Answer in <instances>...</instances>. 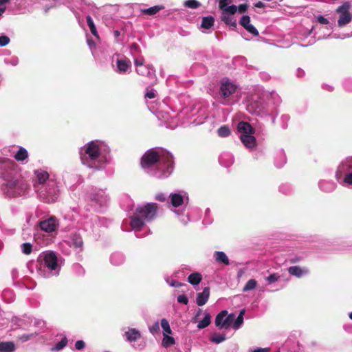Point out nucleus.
I'll use <instances>...</instances> for the list:
<instances>
[{
  "label": "nucleus",
  "mask_w": 352,
  "mask_h": 352,
  "mask_svg": "<svg viewBox=\"0 0 352 352\" xmlns=\"http://www.w3.org/2000/svg\"><path fill=\"white\" fill-rule=\"evenodd\" d=\"M248 8V4L243 3V4H240L239 6V7H237V10H239V13H244L247 10Z\"/></svg>",
  "instance_id": "864d4df0"
},
{
  "label": "nucleus",
  "mask_w": 352,
  "mask_h": 352,
  "mask_svg": "<svg viewBox=\"0 0 352 352\" xmlns=\"http://www.w3.org/2000/svg\"><path fill=\"white\" fill-rule=\"evenodd\" d=\"M237 130L241 135L254 134L255 129L247 122L241 121L238 123Z\"/></svg>",
  "instance_id": "f8f14e48"
},
{
  "label": "nucleus",
  "mask_w": 352,
  "mask_h": 352,
  "mask_svg": "<svg viewBox=\"0 0 352 352\" xmlns=\"http://www.w3.org/2000/svg\"><path fill=\"white\" fill-rule=\"evenodd\" d=\"M155 97V94L153 90L149 91L146 92L145 94V98H146L153 99Z\"/></svg>",
  "instance_id": "13d9d810"
},
{
  "label": "nucleus",
  "mask_w": 352,
  "mask_h": 352,
  "mask_svg": "<svg viewBox=\"0 0 352 352\" xmlns=\"http://www.w3.org/2000/svg\"><path fill=\"white\" fill-rule=\"evenodd\" d=\"M344 182L349 185H352V172L345 175Z\"/></svg>",
  "instance_id": "8fccbe9b"
},
{
  "label": "nucleus",
  "mask_w": 352,
  "mask_h": 352,
  "mask_svg": "<svg viewBox=\"0 0 352 352\" xmlns=\"http://www.w3.org/2000/svg\"><path fill=\"white\" fill-rule=\"evenodd\" d=\"M231 1V0H220L219 1V8L223 9Z\"/></svg>",
  "instance_id": "4d7b16f0"
},
{
  "label": "nucleus",
  "mask_w": 352,
  "mask_h": 352,
  "mask_svg": "<svg viewBox=\"0 0 352 352\" xmlns=\"http://www.w3.org/2000/svg\"><path fill=\"white\" fill-rule=\"evenodd\" d=\"M34 188L38 191L40 199L45 203L54 202L58 195L59 190L55 181L49 180L47 184L38 188L34 184Z\"/></svg>",
  "instance_id": "f03ea898"
},
{
  "label": "nucleus",
  "mask_w": 352,
  "mask_h": 352,
  "mask_svg": "<svg viewBox=\"0 0 352 352\" xmlns=\"http://www.w3.org/2000/svg\"><path fill=\"white\" fill-rule=\"evenodd\" d=\"M227 317L225 318L223 322V327L224 329H228L233 320H234L235 316L234 314H229L226 316Z\"/></svg>",
  "instance_id": "e433bc0d"
},
{
  "label": "nucleus",
  "mask_w": 352,
  "mask_h": 352,
  "mask_svg": "<svg viewBox=\"0 0 352 352\" xmlns=\"http://www.w3.org/2000/svg\"><path fill=\"white\" fill-rule=\"evenodd\" d=\"M239 23L248 32H249L254 36H258V31L253 25L250 24V17L248 15H243L241 17Z\"/></svg>",
  "instance_id": "1a4fd4ad"
},
{
  "label": "nucleus",
  "mask_w": 352,
  "mask_h": 352,
  "mask_svg": "<svg viewBox=\"0 0 352 352\" xmlns=\"http://www.w3.org/2000/svg\"><path fill=\"white\" fill-rule=\"evenodd\" d=\"M257 286V282L254 279H250L244 287L243 288V292H248L255 289Z\"/></svg>",
  "instance_id": "72a5a7b5"
},
{
  "label": "nucleus",
  "mask_w": 352,
  "mask_h": 352,
  "mask_svg": "<svg viewBox=\"0 0 352 352\" xmlns=\"http://www.w3.org/2000/svg\"><path fill=\"white\" fill-rule=\"evenodd\" d=\"M175 344V339L169 336L168 334L164 335V338L162 340V345L164 347H168Z\"/></svg>",
  "instance_id": "473e14b6"
},
{
  "label": "nucleus",
  "mask_w": 352,
  "mask_h": 352,
  "mask_svg": "<svg viewBox=\"0 0 352 352\" xmlns=\"http://www.w3.org/2000/svg\"><path fill=\"white\" fill-rule=\"evenodd\" d=\"M161 326L164 330V335L165 334H171L172 331L170 327L169 323L168 320L165 318L162 319L161 320Z\"/></svg>",
  "instance_id": "4c0bfd02"
},
{
  "label": "nucleus",
  "mask_w": 352,
  "mask_h": 352,
  "mask_svg": "<svg viewBox=\"0 0 352 352\" xmlns=\"http://www.w3.org/2000/svg\"><path fill=\"white\" fill-rule=\"evenodd\" d=\"M22 252L25 254H30L32 251V245L30 243H24L21 245Z\"/></svg>",
  "instance_id": "79ce46f5"
},
{
  "label": "nucleus",
  "mask_w": 352,
  "mask_h": 352,
  "mask_svg": "<svg viewBox=\"0 0 352 352\" xmlns=\"http://www.w3.org/2000/svg\"><path fill=\"white\" fill-rule=\"evenodd\" d=\"M28 188V184L21 176L8 179L6 183V193L10 197L20 196Z\"/></svg>",
  "instance_id": "7ed1b4c3"
},
{
  "label": "nucleus",
  "mask_w": 352,
  "mask_h": 352,
  "mask_svg": "<svg viewBox=\"0 0 352 352\" xmlns=\"http://www.w3.org/2000/svg\"><path fill=\"white\" fill-rule=\"evenodd\" d=\"M40 228L46 232H52L55 231L58 227V221L54 217H51L47 219L40 222Z\"/></svg>",
  "instance_id": "6e6552de"
},
{
  "label": "nucleus",
  "mask_w": 352,
  "mask_h": 352,
  "mask_svg": "<svg viewBox=\"0 0 352 352\" xmlns=\"http://www.w3.org/2000/svg\"><path fill=\"white\" fill-rule=\"evenodd\" d=\"M245 309H242L240 311V313H239L238 317L236 318V319L235 320V321L232 325V327L234 329H238L243 323V316L245 314Z\"/></svg>",
  "instance_id": "c85d7f7f"
},
{
  "label": "nucleus",
  "mask_w": 352,
  "mask_h": 352,
  "mask_svg": "<svg viewBox=\"0 0 352 352\" xmlns=\"http://www.w3.org/2000/svg\"><path fill=\"white\" fill-rule=\"evenodd\" d=\"M72 243L74 246L76 248H82L83 245V241L81 236H80L78 234H74L72 236Z\"/></svg>",
  "instance_id": "c9c22d12"
},
{
  "label": "nucleus",
  "mask_w": 352,
  "mask_h": 352,
  "mask_svg": "<svg viewBox=\"0 0 352 352\" xmlns=\"http://www.w3.org/2000/svg\"><path fill=\"white\" fill-rule=\"evenodd\" d=\"M184 5L187 8L196 9L201 6V3L197 0H186Z\"/></svg>",
  "instance_id": "58836bf2"
},
{
  "label": "nucleus",
  "mask_w": 352,
  "mask_h": 352,
  "mask_svg": "<svg viewBox=\"0 0 352 352\" xmlns=\"http://www.w3.org/2000/svg\"><path fill=\"white\" fill-rule=\"evenodd\" d=\"M35 336L34 334H23L19 338L22 342H26L32 338H33Z\"/></svg>",
  "instance_id": "de8ad7c7"
},
{
  "label": "nucleus",
  "mask_w": 352,
  "mask_h": 352,
  "mask_svg": "<svg viewBox=\"0 0 352 352\" xmlns=\"http://www.w3.org/2000/svg\"><path fill=\"white\" fill-rule=\"evenodd\" d=\"M67 342L68 341L66 337L63 338L60 342L56 344L53 349L56 351H60L63 349L67 345Z\"/></svg>",
  "instance_id": "a19ab883"
},
{
  "label": "nucleus",
  "mask_w": 352,
  "mask_h": 352,
  "mask_svg": "<svg viewBox=\"0 0 352 352\" xmlns=\"http://www.w3.org/2000/svg\"><path fill=\"white\" fill-rule=\"evenodd\" d=\"M85 346V343L83 340H78L75 344V347L77 350H81Z\"/></svg>",
  "instance_id": "3c124183"
},
{
  "label": "nucleus",
  "mask_w": 352,
  "mask_h": 352,
  "mask_svg": "<svg viewBox=\"0 0 352 352\" xmlns=\"http://www.w3.org/2000/svg\"><path fill=\"white\" fill-rule=\"evenodd\" d=\"M300 261V258H292V259H291V260H290V262H291L292 263H295L298 262V261Z\"/></svg>",
  "instance_id": "e2e57ef3"
},
{
  "label": "nucleus",
  "mask_w": 352,
  "mask_h": 352,
  "mask_svg": "<svg viewBox=\"0 0 352 352\" xmlns=\"http://www.w3.org/2000/svg\"><path fill=\"white\" fill-rule=\"evenodd\" d=\"M16 346L13 342H0V352H14Z\"/></svg>",
  "instance_id": "412c9836"
},
{
  "label": "nucleus",
  "mask_w": 352,
  "mask_h": 352,
  "mask_svg": "<svg viewBox=\"0 0 352 352\" xmlns=\"http://www.w3.org/2000/svg\"><path fill=\"white\" fill-rule=\"evenodd\" d=\"M268 351H269L268 348H264V349L260 348V349L254 350L253 352H268Z\"/></svg>",
  "instance_id": "bf43d9fd"
},
{
  "label": "nucleus",
  "mask_w": 352,
  "mask_h": 352,
  "mask_svg": "<svg viewBox=\"0 0 352 352\" xmlns=\"http://www.w3.org/2000/svg\"><path fill=\"white\" fill-rule=\"evenodd\" d=\"M202 280L201 274L198 272L190 274L188 277V281L192 285H197Z\"/></svg>",
  "instance_id": "4be33fe9"
},
{
  "label": "nucleus",
  "mask_w": 352,
  "mask_h": 352,
  "mask_svg": "<svg viewBox=\"0 0 352 352\" xmlns=\"http://www.w3.org/2000/svg\"><path fill=\"white\" fill-rule=\"evenodd\" d=\"M135 71L138 75L143 76L154 77L155 76L153 67L151 65H144L140 68H136Z\"/></svg>",
  "instance_id": "2eb2a0df"
},
{
  "label": "nucleus",
  "mask_w": 352,
  "mask_h": 352,
  "mask_svg": "<svg viewBox=\"0 0 352 352\" xmlns=\"http://www.w3.org/2000/svg\"><path fill=\"white\" fill-rule=\"evenodd\" d=\"M240 139L247 148H252L256 146V138L252 135V134L241 135Z\"/></svg>",
  "instance_id": "dca6fc26"
},
{
  "label": "nucleus",
  "mask_w": 352,
  "mask_h": 352,
  "mask_svg": "<svg viewBox=\"0 0 352 352\" xmlns=\"http://www.w3.org/2000/svg\"><path fill=\"white\" fill-rule=\"evenodd\" d=\"M279 278L280 276L276 273H274L267 276L266 278V280L269 284H272L273 283L278 281Z\"/></svg>",
  "instance_id": "37998d69"
},
{
  "label": "nucleus",
  "mask_w": 352,
  "mask_h": 352,
  "mask_svg": "<svg viewBox=\"0 0 352 352\" xmlns=\"http://www.w3.org/2000/svg\"><path fill=\"white\" fill-rule=\"evenodd\" d=\"M210 296V287H205L202 292H199L197 294V299H196V303L198 306H203L204 305Z\"/></svg>",
  "instance_id": "ddd939ff"
},
{
  "label": "nucleus",
  "mask_w": 352,
  "mask_h": 352,
  "mask_svg": "<svg viewBox=\"0 0 352 352\" xmlns=\"http://www.w3.org/2000/svg\"><path fill=\"white\" fill-rule=\"evenodd\" d=\"M317 21L322 25H327L329 23V21L327 19L324 18L323 16L320 15L317 17Z\"/></svg>",
  "instance_id": "603ef678"
},
{
  "label": "nucleus",
  "mask_w": 352,
  "mask_h": 352,
  "mask_svg": "<svg viewBox=\"0 0 352 352\" xmlns=\"http://www.w3.org/2000/svg\"><path fill=\"white\" fill-rule=\"evenodd\" d=\"M236 85L228 78H223L221 81L219 94L222 98H227L236 91Z\"/></svg>",
  "instance_id": "0eeeda50"
},
{
  "label": "nucleus",
  "mask_w": 352,
  "mask_h": 352,
  "mask_svg": "<svg viewBox=\"0 0 352 352\" xmlns=\"http://www.w3.org/2000/svg\"><path fill=\"white\" fill-rule=\"evenodd\" d=\"M214 257L218 263H223L226 265H228L230 263L227 255L223 252H215Z\"/></svg>",
  "instance_id": "5701e85b"
},
{
  "label": "nucleus",
  "mask_w": 352,
  "mask_h": 352,
  "mask_svg": "<svg viewBox=\"0 0 352 352\" xmlns=\"http://www.w3.org/2000/svg\"><path fill=\"white\" fill-rule=\"evenodd\" d=\"M350 8V3L346 1L336 9V12L340 14V17L338 21L339 27H343L351 22L352 17L349 12Z\"/></svg>",
  "instance_id": "423d86ee"
},
{
  "label": "nucleus",
  "mask_w": 352,
  "mask_h": 352,
  "mask_svg": "<svg viewBox=\"0 0 352 352\" xmlns=\"http://www.w3.org/2000/svg\"><path fill=\"white\" fill-rule=\"evenodd\" d=\"M138 45L136 43H133L131 45V49H134V50H136L138 48Z\"/></svg>",
  "instance_id": "69168bd1"
},
{
  "label": "nucleus",
  "mask_w": 352,
  "mask_h": 352,
  "mask_svg": "<svg viewBox=\"0 0 352 352\" xmlns=\"http://www.w3.org/2000/svg\"><path fill=\"white\" fill-rule=\"evenodd\" d=\"M288 272L290 275L300 278L309 272L306 268H301L300 266H291L288 268Z\"/></svg>",
  "instance_id": "f3484780"
},
{
  "label": "nucleus",
  "mask_w": 352,
  "mask_h": 352,
  "mask_svg": "<svg viewBox=\"0 0 352 352\" xmlns=\"http://www.w3.org/2000/svg\"><path fill=\"white\" fill-rule=\"evenodd\" d=\"M222 10L229 14H234L237 11V7L235 5H232L230 6H226Z\"/></svg>",
  "instance_id": "c03bdc74"
},
{
  "label": "nucleus",
  "mask_w": 352,
  "mask_h": 352,
  "mask_svg": "<svg viewBox=\"0 0 352 352\" xmlns=\"http://www.w3.org/2000/svg\"><path fill=\"white\" fill-rule=\"evenodd\" d=\"M131 66V60L127 58L117 60V67L120 73H125Z\"/></svg>",
  "instance_id": "6ab92c4d"
},
{
  "label": "nucleus",
  "mask_w": 352,
  "mask_h": 352,
  "mask_svg": "<svg viewBox=\"0 0 352 352\" xmlns=\"http://www.w3.org/2000/svg\"><path fill=\"white\" fill-rule=\"evenodd\" d=\"M144 59H142V60L135 59L134 60V65H135L136 68H140V67L144 66Z\"/></svg>",
  "instance_id": "5fc2aeb1"
},
{
  "label": "nucleus",
  "mask_w": 352,
  "mask_h": 352,
  "mask_svg": "<svg viewBox=\"0 0 352 352\" xmlns=\"http://www.w3.org/2000/svg\"><path fill=\"white\" fill-rule=\"evenodd\" d=\"M144 224L145 221L136 212L130 217V225L134 230H141Z\"/></svg>",
  "instance_id": "9d476101"
},
{
  "label": "nucleus",
  "mask_w": 352,
  "mask_h": 352,
  "mask_svg": "<svg viewBox=\"0 0 352 352\" xmlns=\"http://www.w3.org/2000/svg\"><path fill=\"white\" fill-rule=\"evenodd\" d=\"M218 135L220 137L226 138L230 134V130L228 126H222L217 131Z\"/></svg>",
  "instance_id": "f704fd0d"
},
{
  "label": "nucleus",
  "mask_w": 352,
  "mask_h": 352,
  "mask_svg": "<svg viewBox=\"0 0 352 352\" xmlns=\"http://www.w3.org/2000/svg\"><path fill=\"white\" fill-rule=\"evenodd\" d=\"M114 35H115L116 37L119 36H120V32H119V31H118V30H116V31L114 32Z\"/></svg>",
  "instance_id": "338daca9"
},
{
  "label": "nucleus",
  "mask_w": 352,
  "mask_h": 352,
  "mask_svg": "<svg viewBox=\"0 0 352 352\" xmlns=\"http://www.w3.org/2000/svg\"><path fill=\"white\" fill-rule=\"evenodd\" d=\"M155 199L160 202H164L166 200V196L165 194L160 192L155 195Z\"/></svg>",
  "instance_id": "09e8293b"
},
{
  "label": "nucleus",
  "mask_w": 352,
  "mask_h": 352,
  "mask_svg": "<svg viewBox=\"0 0 352 352\" xmlns=\"http://www.w3.org/2000/svg\"><path fill=\"white\" fill-rule=\"evenodd\" d=\"M177 302L182 304L187 305L188 302V299L186 295L182 294L177 297Z\"/></svg>",
  "instance_id": "49530a36"
},
{
  "label": "nucleus",
  "mask_w": 352,
  "mask_h": 352,
  "mask_svg": "<svg viewBox=\"0 0 352 352\" xmlns=\"http://www.w3.org/2000/svg\"><path fill=\"white\" fill-rule=\"evenodd\" d=\"M162 164L169 168L173 164V156L167 151H157L155 148L146 151L140 159V166L143 169L151 168L157 164Z\"/></svg>",
  "instance_id": "f257e3e1"
},
{
  "label": "nucleus",
  "mask_w": 352,
  "mask_h": 352,
  "mask_svg": "<svg viewBox=\"0 0 352 352\" xmlns=\"http://www.w3.org/2000/svg\"><path fill=\"white\" fill-rule=\"evenodd\" d=\"M214 19L212 16H204L202 18L201 27L204 29H210L214 25Z\"/></svg>",
  "instance_id": "b1692460"
},
{
  "label": "nucleus",
  "mask_w": 352,
  "mask_h": 352,
  "mask_svg": "<svg viewBox=\"0 0 352 352\" xmlns=\"http://www.w3.org/2000/svg\"><path fill=\"white\" fill-rule=\"evenodd\" d=\"M164 8L162 6H155L147 9L142 10V12L144 14L154 15L161 10Z\"/></svg>",
  "instance_id": "bb28decb"
},
{
  "label": "nucleus",
  "mask_w": 352,
  "mask_h": 352,
  "mask_svg": "<svg viewBox=\"0 0 352 352\" xmlns=\"http://www.w3.org/2000/svg\"><path fill=\"white\" fill-rule=\"evenodd\" d=\"M228 315V311L226 310L221 311L215 318V324L217 327L219 328H223V322L225 320L224 318Z\"/></svg>",
  "instance_id": "a878e982"
},
{
  "label": "nucleus",
  "mask_w": 352,
  "mask_h": 352,
  "mask_svg": "<svg viewBox=\"0 0 352 352\" xmlns=\"http://www.w3.org/2000/svg\"><path fill=\"white\" fill-rule=\"evenodd\" d=\"M173 207L178 208L184 204V197L180 193H171L169 196Z\"/></svg>",
  "instance_id": "a211bd4d"
},
{
  "label": "nucleus",
  "mask_w": 352,
  "mask_h": 352,
  "mask_svg": "<svg viewBox=\"0 0 352 352\" xmlns=\"http://www.w3.org/2000/svg\"><path fill=\"white\" fill-rule=\"evenodd\" d=\"M14 158L19 162H22L28 158V153L26 149L20 147L18 152L14 155Z\"/></svg>",
  "instance_id": "393cba45"
},
{
  "label": "nucleus",
  "mask_w": 352,
  "mask_h": 352,
  "mask_svg": "<svg viewBox=\"0 0 352 352\" xmlns=\"http://www.w3.org/2000/svg\"><path fill=\"white\" fill-rule=\"evenodd\" d=\"M34 174L36 178V182L34 184H37L38 188H41L40 185H45V182L49 179V174L45 170H35Z\"/></svg>",
  "instance_id": "4468645a"
},
{
  "label": "nucleus",
  "mask_w": 352,
  "mask_h": 352,
  "mask_svg": "<svg viewBox=\"0 0 352 352\" xmlns=\"http://www.w3.org/2000/svg\"><path fill=\"white\" fill-rule=\"evenodd\" d=\"M87 25L90 29L91 34L96 38H99L96 28L92 18L90 16L86 17Z\"/></svg>",
  "instance_id": "cd10ccee"
},
{
  "label": "nucleus",
  "mask_w": 352,
  "mask_h": 352,
  "mask_svg": "<svg viewBox=\"0 0 352 352\" xmlns=\"http://www.w3.org/2000/svg\"><path fill=\"white\" fill-rule=\"evenodd\" d=\"M10 38L7 36H0V46L4 47L10 43Z\"/></svg>",
  "instance_id": "a18cd8bd"
},
{
  "label": "nucleus",
  "mask_w": 352,
  "mask_h": 352,
  "mask_svg": "<svg viewBox=\"0 0 352 352\" xmlns=\"http://www.w3.org/2000/svg\"><path fill=\"white\" fill-rule=\"evenodd\" d=\"M221 21H223L226 25H230L233 29L236 28L237 24L236 20H234L229 16H222Z\"/></svg>",
  "instance_id": "7c9ffc66"
},
{
  "label": "nucleus",
  "mask_w": 352,
  "mask_h": 352,
  "mask_svg": "<svg viewBox=\"0 0 352 352\" xmlns=\"http://www.w3.org/2000/svg\"><path fill=\"white\" fill-rule=\"evenodd\" d=\"M150 331L153 333L157 332L160 329L158 322H155L152 327L149 328Z\"/></svg>",
  "instance_id": "6e6d98bb"
},
{
  "label": "nucleus",
  "mask_w": 352,
  "mask_h": 352,
  "mask_svg": "<svg viewBox=\"0 0 352 352\" xmlns=\"http://www.w3.org/2000/svg\"><path fill=\"white\" fill-rule=\"evenodd\" d=\"M158 210V205L156 203H148L144 206H138L135 212L146 221H151L155 219Z\"/></svg>",
  "instance_id": "39448f33"
},
{
  "label": "nucleus",
  "mask_w": 352,
  "mask_h": 352,
  "mask_svg": "<svg viewBox=\"0 0 352 352\" xmlns=\"http://www.w3.org/2000/svg\"><path fill=\"white\" fill-rule=\"evenodd\" d=\"M211 322V316L209 314H206L204 318L198 323V329H204L208 327Z\"/></svg>",
  "instance_id": "c756f323"
},
{
  "label": "nucleus",
  "mask_w": 352,
  "mask_h": 352,
  "mask_svg": "<svg viewBox=\"0 0 352 352\" xmlns=\"http://www.w3.org/2000/svg\"><path fill=\"white\" fill-rule=\"evenodd\" d=\"M349 168L352 170V160L350 162Z\"/></svg>",
  "instance_id": "774afa93"
},
{
  "label": "nucleus",
  "mask_w": 352,
  "mask_h": 352,
  "mask_svg": "<svg viewBox=\"0 0 352 352\" xmlns=\"http://www.w3.org/2000/svg\"><path fill=\"white\" fill-rule=\"evenodd\" d=\"M45 265L51 270H56L57 267V257L54 252L47 253L44 256Z\"/></svg>",
  "instance_id": "9b49d317"
},
{
  "label": "nucleus",
  "mask_w": 352,
  "mask_h": 352,
  "mask_svg": "<svg viewBox=\"0 0 352 352\" xmlns=\"http://www.w3.org/2000/svg\"><path fill=\"white\" fill-rule=\"evenodd\" d=\"M6 11V7L0 8V16Z\"/></svg>",
  "instance_id": "0e129e2a"
},
{
  "label": "nucleus",
  "mask_w": 352,
  "mask_h": 352,
  "mask_svg": "<svg viewBox=\"0 0 352 352\" xmlns=\"http://www.w3.org/2000/svg\"><path fill=\"white\" fill-rule=\"evenodd\" d=\"M264 6H265L264 3L261 1H258L255 4V7L259 8H263Z\"/></svg>",
  "instance_id": "052dcab7"
},
{
  "label": "nucleus",
  "mask_w": 352,
  "mask_h": 352,
  "mask_svg": "<svg viewBox=\"0 0 352 352\" xmlns=\"http://www.w3.org/2000/svg\"><path fill=\"white\" fill-rule=\"evenodd\" d=\"M226 338L225 335L215 333L210 338V341L216 344H219L226 340Z\"/></svg>",
  "instance_id": "ea45409f"
},
{
  "label": "nucleus",
  "mask_w": 352,
  "mask_h": 352,
  "mask_svg": "<svg viewBox=\"0 0 352 352\" xmlns=\"http://www.w3.org/2000/svg\"><path fill=\"white\" fill-rule=\"evenodd\" d=\"M126 340L129 342H135L140 338L141 334L136 329H129L125 332Z\"/></svg>",
  "instance_id": "aec40b11"
},
{
  "label": "nucleus",
  "mask_w": 352,
  "mask_h": 352,
  "mask_svg": "<svg viewBox=\"0 0 352 352\" xmlns=\"http://www.w3.org/2000/svg\"><path fill=\"white\" fill-rule=\"evenodd\" d=\"M260 108V102L258 101H252L247 106V109L250 113H257Z\"/></svg>",
  "instance_id": "2f4dec72"
},
{
  "label": "nucleus",
  "mask_w": 352,
  "mask_h": 352,
  "mask_svg": "<svg viewBox=\"0 0 352 352\" xmlns=\"http://www.w3.org/2000/svg\"><path fill=\"white\" fill-rule=\"evenodd\" d=\"M182 285H184V284H182V283L177 282V281L173 283V286L176 287H179Z\"/></svg>",
  "instance_id": "680f3d73"
},
{
  "label": "nucleus",
  "mask_w": 352,
  "mask_h": 352,
  "mask_svg": "<svg viewBox=\"0 0 352 352\" xmlns=\"http://www.w3.org/2000/svg\"><path fill=\"white\" fill-rule=\"evenodd\" d=\"M100 155V148L97 142L91 141L87 143L80 152V159L84 164L91 166L89 164V159L91 161H96Z\"/></svg>",
  "instance_id": "20e7f679"
}]
</instances>
